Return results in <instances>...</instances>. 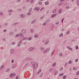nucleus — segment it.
Returning <instances> with one entry per match:
<instances>
[{
	"label": "nucleus",
	"instance_id": "nucleus-56",
	"mask_svg": "<svg viewBox=\"0 0 79 79\" xmlns=\"http://www.w3.org/2000/svg\"><path fill=\"white\" fill-rule=\"evenodd\" d=\"M63 33H62L60 35V37H62V36H63Z\"/></svg>",
	"mask_w": 79,
	"mask_h": 79
},
{
	"label": "nucleus",
	"instance_id": "nucleus-35",
	"mask_svg": "<svg viewBox=\"0 0 79 79\" xmlns=\"http://www.w3.org/2000/svg\"><path fill=\"white\" fill-rule=\"evenodd\" d=\"M50 21H49V19H47V20H46V22H47V23H50Z\"/></svg>",
	"mask_w": 79,
	"mask_h": 79
},
{
	"label": "nucleus",
	"instance_id": "nucleus-54",
	"mask_svg": "<svg viewBox=\"0 0 79 79\" xmlns=\"http://www.w3.org/2000/svg\"><path fill=\"white\" fill-rule=\"evenodd\" d=\"M44 74V73H42L41 74H40V77H42V75Z\"/></svg>",
	"mask_w": 79,
	"mask_h": 79
},
{
	"label": "nucleus",
	"instance_id": "nucleus-58",
	"mask_svg": "<svg viewBox=\"0 0 79 79\" xmlns=\"http://www.w3.org/2000/svg\"><path fill=\"white\" fill-rule=\"evenodd\" d=\"M3 15V13L0 12V15Z\"/></svg>",
	"mask_w": 79,
	"mask_h": 79
},
{
	"label": "nucleus",
	"instance_id": "nucleus-7",
	"mask_svg": "<svg viewBox=\"0 0 79 79\" xmlns=\"http://www.w3.org/2000/svg\"><path fill=\"white\" fill-rule=\"evenodd\" d=\"M53 68H52L51 69H50L49 70V72H50V73H52V72L53 71Z\"/></svg>",
	"mask_w": 79,
	"mask_h": 79
},
{
	"label": "nucleus",
	"instance_id": "nucleus-39",
	"mask_svg": "<svg viewBox=\"0 0 79 79\" xmlns=\"http://www.w3.org/2000/svg\"><path fill=\"white\" fill-rule=\"evenodd\" d=\"M77 61H78V59H77L75 60V62H76V63H77Z\"/></svg>",
	"mask_w": 79,
	"mask_h": 79
},
{
	"label": "nucleus",
	"instance_id": "nucleus-9",
	"mask_svg": "<svg viewBox=\"0 0 79 79\" xmlns=\"http://www.w3.org/2000/svg\"><path fill=\"white\" fill-rule=\"evenodd\" d=\"M30 32L31 33H33V32H34V29H33V28H31Z\"/></svg>",
	"mask_w": 79,
	"mask_h": 79
},
{
	"label": "nucleus",
	"instance_id": "nucleus-52",
	"mask_svg": "<svg viewBox=\"0 0 79 79\" xmlns=\"http://www.w3.org/2000/svg\"><path fill=\"white\" fill-rule=\"evenodd\" d=\"M64 74V73H61V74H59V76H63V74Z\"/></svg>",
	"mask_w": 79,
	"mask_h": 79
},
{
	"label": "nucleus",
	"instance_id": "nucleus-45",
	"mask_svg": "<svg viewBox=\"0 0 79 79\" xmlns=\"http://www.w3.org/2000/svg\"><path fill=\"white\" fill-rule=\"evenodd\" d=\"M32 39V37H31L28 38L29 40H31Z\"/></svg>",
	"mask_w": 79,
	"mask_h": 79
},
{
	"label": "nucleus",
	"instance_id": "nucleus-6",
	"mask_svg": "<svg viewBox=\"0 0 79 79\" xmlns=\"http://www.w3.org/2000/svg\"><path fill=\"white\" fill-rule=\"evenodd\" d=\"M57 15V14H55L52 15V16H51L52 18H53L54 17H55V16Z\"/></svg>",
	"mask_w": 79,
	"mask_h": 79
},
{
	"label": "nucleus",
	"instance_id": "nucleus-32",
	"mask_svg": "<svg viewBox=\"0 0 79 79\" xmlns=\"http://www.w3.org/2000/svg\"><path fill=\"white\" fill-rule=\"evenodd\" d=\"M55 12H56V10L55 9L52 11V13H55Z\"/></svg>",
	"mask_w": 79,
	"mask_h": 79
},
{
	"label": "nucleus",
	"instance_id": "nucleus-38",
	"mask_svg": "<svg viewBox=\"0 0 79 79\" xmlns=\"http://www.w3.org/2000/svg\"><path fill=\"white\" fill-rule=\"evenodd\" d=\"M12 11H13V10H8V13H11V12H12Z\"/></svg>",
	"mask_w": 79,
	"mask_h": 79
},
{
	"label": "nucleus",
	"instance_id": "nucleus-47",
	"mask_svg": "<svg viewBox=\"0 0 79 79\" xmlns=\"http://www.w3.org/2000/svg\"><path fill=\"white\" fill-rule=\"evenodd\" d=\"M44 16H43L41 17L40 18V19H44Z\"/></svg>",
	"mask_w": 79,
	"mask_h": 79
},
{
	"label": "nucleus",
	"instance_id": "nucleus-8",
	"mask_svg": "<svg viewBox=\"0 0 79 79\" xmlns=\"http://www.w3.org/2000/svg\"><path fill=\"white\" fill-rule=\"evenodd\" d=\"M7 25H8V23H5L3 24V26L4 27H6V26H7Z\"/></svg>",
	"mask_w": 79,
	"mask_h": 79
},
{
	"label": "nucleus",
	"instance_id": "nucleus-23",
	"mask_svg": "<svg viewBox=\"0 0 79 79\" xmlns=\"http://www.w3.org/2000/svg\"><path fill=\"white\" fill-rule=\"evenodd\" d=\"M12 66L13 67V68H15V67H16V65L15 64H14Z\"/></svg>",
	"mask_w": 79,
	"mask_h": 79
},
{
	"label": "nucleus",
	"instance_id": "nucleus-2",
	"mask_svg": "<svg viewBox=\"0 0 79 79\" xmlns=\"http://www.w3.org/2000/svg\"><path fill=\"white\" fill-rule=\"evenodd\" d=\"M26 29H23L21 31V33L22 34H24L25 33H26Z\"/></svg>",
	"mask_w": 79,
	"mask_h": 79
},
{
	"label": "nucleus",
	"instance_id": "nucleus-29",
	"mask_svg": "<svg viewBox=\"0 0 79 79\" xmlns=\"http://www.w3.org/2000/svg\"><path fill=\"white\" fill-rule=\"evenodd\" d=\"M29 50L30 52H31V51H32V48H30L29 49Z\"/></svg>",
	"mask_w": 79,
	"mask_h": 79
},
{
	"label": "nucleus",
	"instance_id": "nucleus-26",
	"mask_svg": "<svg viewBox=\"0 0 79 79\" xmlns=\"http://www.w3.org/2000/svg\"><path fill=\"white\" fill-rule=\"evenodd\" d=\"M48 49H49V50H48ZM48 50H47V49L45 50V52H46V53H48V51H49V50H50V48H48Z\"/></svg>",
	"mask_w": 79,
	"mask_h": 79
},
{
	"label": "nucleus",
	"instance_id": "nucleus-5",
	"mask_svg": "<svg viewBox=\"0 0 79 79\" xmlns=\"http://www.w3.org/2000/svg\"><path fill=\"white\" fill-rule=\"evenodd\" d=\"M14 53H15V50H14V49H11L10 50V53L13 54Z\"/></svg>",
	"mask_w": 79,
	"mask_h": 79
},
{
	"label": "nucleus",
	"instance_id": "nucleus-15",
	"mask_svg": "<svg viewBox=\"0 0 79 79\" xmlns=\"http://www.w3.org/2000/svg\"><path fill=\"white\" fill-rule=\"evenodd\" d=\"M34 37L35 38H37V37H39V35H35Z\"/></svg>",
	"mask_w": 79,
	"mask_h": 79
},
{
	"label": "nucleus",
	"instance_id": "nucleus-55",
	"mask_svg": "<svg viewBox=\"0 0 79 79\" xmlns=\"http://www.w3.org/2000/svg\"><path fill=\"white\" fill-rule=\"evenodd\" d=\"M61 9H60L59 11V14L61 13Z\"/></svg>",
	"mask_w": 79,
	"mask_h": 79
},
{
	"label": "nucleus",
	"instance_id": "nucleus-50",
	"mask_svg": "<svg viewBox=\"0 0 79 79\" xmlns=\"http://www.w3.org/2000/svg\"><path fill=\"white\" fill-rule=\"evenodd\" d=\"M76 75H79V71L76 73Z\"/></svg>",
	"mask_w": 79,
	"mask_h": 79
},
{
	"label": "nucleus",
	"instance_id": "nucleus-31",
	"mask_svg": "<svg viewBox=\"0 0 79 79\" xmlns=\"http://www.w3.org/2000/svg\"><path fill=\"white\" fill-rule=\"evenodd\" d=\"M21 1V0H17L16 1V3H19L20 2V1Z\"/></svg>",
	"mask_w": 79,
	"mask_h": 79
},
{
	"label": "nucleus",
	"instance_id": "nucleus-57",
	"mask_svg": "<svg viewBox=\"0 0 79 79\" xmlns=\"http://www.w3.org/2000/svg\"><path fill=\"white\" fill-rule=\"evenodd\" d=\"M20 44H21L19 43V44H18V47H20Z\"/></svg>",
	"mask_w": 79,
	"mask_h": 79
},
{
	"label": "nucleus",
	"instance_id": "nucleus-49",
	"mask_svg": "<svg viewBox=\"0 0 79 79\" xmlns=\"http://www.w3.org/2000/svg\"><path fill=\"white\" fill-rule=\"evenodd\" d=\"M69 31H68L66 33V34H69Z\"/></svg>",
	"mask_w": 79,
	"mask_h": 79
},
{
	"label": "nucleus",
	"instance_id": "nucleus-25",
	"mask_svg": "<svg viewBox=\"0 0 79 79\" xmlns=\"http://www.w3.org/2000/svg\"><path fill=\"white\" fill-rule=\"evenodd\" d=\"M63 79H66V75H64L63 77Z\"/></svg>",
	"mask_w": 79,
	"mask_h": 79
},
{
	"label": "nucleus",
	"instance_id": "nucleus-14",
	"mask_svg": "<svg viewBox=\"0 0 79 79\" xmlns=\"http://www.w3.org/2000/svg\"><path fill=\"white\" fill-rule=\"evenodd\" d=\"M32 8H30V9L28 10L29 12H31L32 11Z\"/></svg>",
	"mask_w": 79,
	"mask_h": 79
},
{
	"label": "nucleus",
	"instance_id": "nucleus-22",
	"mask_svg": "<svg viewBox=\"0 0 79 79\" xmlns=\"http://www.w3.org/2000/svg\"><path fill=\"white\" fill-rule=\"evenodd\" d=\"M20 16H22V17H25V16H26V15H24L21 14L20 15Z\"/></svg>",
	"mask_w": 79,
	"mask_h": 79
},
{
	"label": "nucleus",
	"instance_id": "nucleus-36",
	"mask_svg": "<svg viewBox=\"0 0 79 79\" xmlns=\"http://www.w3.org/2000/svg\"><path fill=\"white\" fill-rule=\"evenodd\" d=\"M27 40V37H24L23 38V40Z\"/></svg>",
	"mask_w": 79,
	"mask_h": 79
},
{
	"label": "nucleus",
	"instance_id": "nucleus-53",
	"mask_svg": "<svg viewBox=\"0 0 79 79\" xmlns=\"http://www.w3.org/2000/svg\"><path fill=\"white\" fill-rule=\"evenodd\" d=\"M68 64V63L67 62H66L65 65H64V66H67V64Z\"/></svg>",
	"mask_w": 79,
	"mask_h": 79
},
{
	"label": "nucleus",
	"instance_id": "nucleus-63",
	"mask_svg": "<svg viewBox=\"0 0 79 79\" xmlns=\"http://www.w3.org/2000/svg\"><path fill=\"white\" fill-rule=\"evenodd\" d=\"M31 49L32 50H34L35 49V48H32V47H31Z\"/></svg>",
	"mask_w": 79,
	"mask_h": 79
},
{
	"label": "nucleus",
	"instance_id": "nucleus-48",
	"mask_svg": "<svg viewBox=\"0 0 79 79\" xmlns=\"http://www.w3.org/2000/svg\"><path fill=\"white\" fill-rule=\"evenodd\" d=\"M72 63V61H71V60H69V64H71Z\"/></svg>",
	"mask_w": 79,
	"mask_h": 79
},
{
	"label": "nucleus",
	"instance_id": "nucleus-43",
	"mask_svg": "<svg viewBox=\"0 0 79 79\" xmlns=\"http://www.w3.org/2000/svg\"><path fill=\"white\" fill-rule=\"evenodd\" d=\"M69 6H67L65 7V8L66 9V8H67V9H69Z\"/></svg>",
	"mask_w": 79,
	"mask_h": 79
},
{
	"label": "nucleus",
	"instance_id": "nucleus-40",
	"mask_svg": "<svg viewBox=\"0 0 79 79\" xmlns=\"http://www.w3.org/2000/svg\"><path fill=\"white\" fill-rule=\"evenodd\" d=\"M59 23H60V22L58 21V22H57L56 23V25H57V24H59Z\"/></svg>",
	"mask_w": 79,
	"mask_h": 79
},
{
	"label": "nucleus",
	"instance_id": "nucleus-61",
	"mask_svg": "<svg viewBox=\"0 0 79 79\" xmlns=\"http://www.w3.org/2000/svg\"><path fill=\"white\" fill-rule=\"evenodd\" d=\"M18 76H17L16 77V79H18Z\"/></svg>",
	"mask_w": 79,
	"mask_h": 79
},
{
	"label": "nucleus",
	"instance_id": "nucleus-12",
	"mask_svg": "<svg viewBox=\"0 0 79 79\" xmlns=\"http://www.w3.org/2000/svg\"><path fill=\"white\" fill-rule=\"evenodd\" d=\"M44 48L43 47H40V51H44Z\"/></svg>",
	"mask_w": 79,
	"mask_h": 79
},
{
	"label": "nucleus",
	"instance_id": "nucleus-46",
	"mask_svg": "<svg viewBox=\"0 0 79 79\" xmlns=\"http://www.w3.org/2000/svg\"><path fill=\"white\" fill-rule=\"evenodd\" d=\"M15 44L16 43L15 42H13L12 43V45H15Z\"/></svg>",
	"mask_w": 79,
	"mask_h": 79
},
{
	"label": "nucleus",
	"instance_id": "nucleus-24",
	"mask_svg": "<svg viewBox=\"0 0 79 79\" xmlns=\"http://www.w3.org/2000/svg\"><path fill=\"white\" fill-rule=\"evenodd\" d=\"M58 5H59V6L63 5V3L60 2L59 4H58Z\"/></svg>",
	"mask_w": 79,
	"mask_h": 79
},
{
	"label": "nucleus",
	"instance_id": "nucleus-44",
	"mask_svg": "<svg viewBox=\"0 0 79 79\" xmlns=\"http://www.w3.org/2000/svg\"><path fill=\"white\" fill-rule=\"evenodd\" d=\"M60 56H63V54H62V53H60L59 54Z\"/></svg>",
	"mask_w": 79,
	"mask_h": 79
},
{
	"label": "nucleus",
	"instance_id": "nucleus-16",
	"mask_svg": "<svg viewBox=\"0 0 79 79\" xmlns=\"http://www.w3.org/2000/svg\"><path fill=\"white\" fill-rule=\"evenodd\" d=\"M35 21H36V19H35L34 20H33V21L31 22V24H33V23H34L35 22Z\"/></svg>",
	"mask_w": 79,
	"mask_h": 79
},
{
	"label": "nucleus",
	"instance_id": "nucleus-60",
	"mask_svg": "<svg viewBox=\"0 0 79 79\" xmlns=\"http://www.w3.org/2000/svg\"><path fill=\"white\" fill-rule=\"evenodd\" d=\"M27 2H30V0H26Z\"/></svg>",
	"mask_w": 79,
	"mask_h": 79
},
{
	"label": "nucleus",
	"instance_id": "nucleus-34",
	"mask_svg": "<svg viewBox=\"0 0 79 79\" xmlns=\"http://www.w3.org/2000/svg\"><path fill=\"white\" fill-rule=\"evenodd\" d=\"M18 24V22H16L14 24H13L12 26H14L15 25H16V24Z\"/></svg>",
	"mask_w": 79,
	"mask_h": 79
},
{
	"label": "nucleus",
	"instance_id": "nucleus-27",
	"mask_svg": "<svg viewBox=\"0 0 79 79\" xmlns=\"http://www.w3.org/2000/svg\"><path fill=\"white\" fill-rule=\"evenodd\" d=\"M77 2V5H78V6H79V0H78Z\"/></svg>",
	"mask_w": 79,
	"mask_h": 79
},
{
	"label": "nucleus",
	"instance_id": "nucleus-64",
	"mask_svg": "<svg viewBox=\"0 0 79 79\" xmlns=\"http://www.w3.org/2000/svg\"><path fill=\"white\" fill-rule=\"evenodd\" d=\"M4 32H6V30H3Z\"/></svg>",
	"mask_w": 79,
	"mask_h": 79
},
{
	"label": "nucleus",
	"instance_id": "nucleus-42",
	"mask_svg": "<svg viewBox=\"0 0 79 79\" xmlns=\"http://www.w3.org/2000/svg\"><path fill=\"white\" fill-rule=\"evenodd\" d=\"M78 46H76V50H78Z\"/></svg>",
	"mask_w": 79,
	"mask_h": 79
},
{
	"label": "nucleus",
	"instance_id": "nucleus-18",
	"mask_svg": "<svg viewBox=\"0 0 79 79\" xmlns=\"http://www.w3.org/2000/svg\"><path fill=\"white\" fill-rule=\"evenodd\" d=\"M52 27L50 29L51 31H52L53 30V27H54V25H52Z\"/></svg>",
	"mask_w": 79,
	"mask_h": 79
},
{
	"label": "nucleus",
	"instance_id": "nucleus-3",
	"mask_svg": "<svg viewBox=\"0 0 79 79\" xmlns=\"http://www.w3.org/2000/svg\"><path fill=\"white\" fill-rule=\"evenodd\" d=\"M16 76V74L14 73H12L10 74V77H11L12 76Z\"/></svg>",
	"mask_w": 79,
	"mask_h": 79
},
{
	"label": "nucleus",
	"instance_id": "nucleus-37",
	"mask_svg": "<svg viewBox=\"0 0 79 79\" xmlns=\"http://www.w3.org/2000/svg\"><path fill=\"white\" fill-rule=\"evenodd\" d=\"M31 15V13L30 12H29L27 13V15H28V16H29V15Z\"/></svg>",
	"mask_w": 79,
	"mask_h": 79
},
{
	"label": "nucleus",
	"instance_id": "nucleus-17",
	"mask_svg": "<svg viewBox=\"0 0 79 79\" xmlns=\"http://www.w3.org/2000/svg\"><path fill=\"white\" fill-rule=\"evenodd\" d=\"M55 66H56V62H54L52 65V66H54V67H55Z\"/></svg>",
	"mask_w": 79,
	"mask_h": 79
},
{
	"label": "nucleus",
	"instance_id": "nucleus-51",
	"mask_svg": "<svg viewBox=\"0 0 79 79\" xmlns=\"http://www.w3.org/2000/svg\"><path fill=\"white\" fill-rule=\"evenodd\" d=\"M38 4H39V5H42V2H38Z\"/></svg>",
	"mask_w": 79,
	"mask_h": 79
},
{
	"label": "nucleus",
	"instance_id": "nucleus-1",
	"mask_svg": "<svg viewBox=\"0 0 79 79\" xmlns=\"http://www.w3.org/2000/svg\"><path fill=\"white\" fill-rule=\"evenodd\" d=\"M33 67L34 69H35L37 68L38 67V65H37V64H35Z\"/></svg>",
	"mask_w": 79,
	"mask_h": 79
},
{
	"label": "nucleus",
	"instance_id": "nucleus-13",
	"mask_svg": "<svg viewBox=\"0 0 79 79\" xmlns=\"http://www.w3.org/2000/svg\"><path fill=\"white\" fill-rule=\"evenodd\" d=\"M13 34H14V33H13V32H11L9 33V35H13Z\"/></svg>",
	"mask_w": 79,
	"mask_h": 79
},
{
	"label": "nucleus",
	"instance_id": "nucleus-41",
	"mask_svg": "<svg viewBox=\"0 0 79 79\" xmlns=\"http://www.w3.org/2000/svg\"><path fill=\"white\" fill-rule=\"evenodd\" d=\"M22 41H23V40H20V41L19 42V43L21 44V42H22Z\"/></svg>",
	"mask_w": 79,
	"mask_h": 79
},
{
	"label": "nucleus",
	"instance_id": "nucleus-33",
	"mask_svg": "<svg viewBox=\"0 0 79 79\" xmlns=\"http://www.w3.org/2000/svg\"><path fill=\"white\" fill-rule=\"evenodd\" d=\"M19 36V34H17L15 36V37H18Z\"/></svg>",
	"mask_w": 79,
	"mask_h": 79
},
{
	"label": "nucleus",
	"instance_id": "nucleus-10",
	"mask_svg": "<svg viewBox=\"0 0 79 79\" xmlns=\"http://www.w3.org/2000/svg\"><path fill=\"white\" fill-rule=\"evenodd\" d=\"M5 66H4V65H2V66H1L0 68V71H1L4 68Z\"/></svg>",
	"mask_w": 79,
	"mask_h": 79
},
{
	"label": "nucleus",
	"instance_id": "nucleus-30",
	"mask_svg": "<svg viewBox=\"0 0 79 79\" xmlns=\"http://www.w3.org/2000/svg\"><path fill=\"white\" fill-rule=\"evenodd\" d=\"M45 25H47V23L46 22L44 23L43 24V26H45Z\"/></svg>",
	"mask_w": 79,
	"mask_h": 79
},
{
	"label": "nucleus",
	"instance_id": "nucleus-62",
	"mask_svg": "<svg viewBox=\"0 0 79 79\" xmlns=\"http://www.w3.org/2000/svg\"><path fill=\"white\" fill-rule=\"evenodd\" d=\"M6 40V39H5V38H3V41H5Z\"/></svg>",
	"mask_w": 79,
	"mask_h": 79
},
{
	"label": "nucleus",
	"instance_id": "nucleus-20",
	"mask_svg": "<svg viewBox=\"0 0 79 79\" xmlns=\"http://www.w3.org/2000/svg\"><path fill=\"white\" fill-rule=\"evenodd\" d=\"M57 73H58V71L57 70H56L55 72V76H56V74H57Z\"/></svg>",
	"mask_w": 79,
	"mask_h": 79
},
{
	"label": "nucleus",
	"instance_id": "nucleus-4",
	"mask_svg": "<svg viewBox=\"0 0 79 79\" xmlns=\"http://www.w3.org/2000/svg\"><path fill=\"white\" fill-rule=\"evenodd\" d=\"M34 10H36L37 11H39V10H40V8L39 7H35L34 8Z\"/></svg>",
	"mask_w": 79,
	"mask_h": 79
},
{
	"label": "nucleus",
	"instance_id": "nucleus-19",
	"mask_svg": "<svg viewBox=\"0 0 79 79\" xmlns=\"http://www.w3.org/2000/svg\"><path fill=\"white\" fill-rule=\"evenodd\" d=\"M47 40V41H48V42H46L45 43V44L46 45H47V44H48V42H49V40Z\"/></svg>",
	"mask_w": 79,
	"mask_h": 79
},
{
	"label": "nucleus",
	"instance_id": "nucleus-59",
	"mask_svg": "<svg viewBox=\"0 0 79 79\" xmlns=\"http://www.w3.org/2000/svg\"><path fill=\"white\" fill-rule=\"evenodd\" d=\"M21 36V37H24V35H22Z\"/></svg>",
	"mask_w": 79,
	"mask_h": 79
},
{
	"label": "nucleus",
	"instance_id": "nucleus-28",
	"mask_svg": "<svg viewBox=\"0 0 79 79\" xmlns=\"http://www.w3.org/2000/svg\"><path fill=\"white\" fill-rule=\"evenodd\" d=\"M10 69H8L6 71V73H8V72H10Z\"/></svg>",
	"mask_w": 79,
	"mask_h": 79
},
{
	"label": "nucleus",
	"instance_id": "nucleus-21",
	"mask_svg": "<svg viewBox=\"0 0 79 79\" xmlns=\"http://www.w3.org/2000/svg\"><path fill=\"white\" fill-rule=\"evenodd\" d=\"M48 3H49L48 2H45V5H47L48 4Z\"/></svg>",
	"mask_w": 79,
	"mask_h": 79
},
{
	"label": "nucleus",
	"instance_id": "nucleus-11",
	"mask_svg": "<svg viewBox=\"0 0 79 79\" xmlns=\"http://www.w3.org/2000/svg\"><path fill=\"white\" fill-rule=\"evenodd\" d=\"M31 63L32 64L33 66H34L35 64V62H34V61H31Z\"/></svg>",
	"mask_w": 79,
	"mask_h": 79
}]
</instances>
